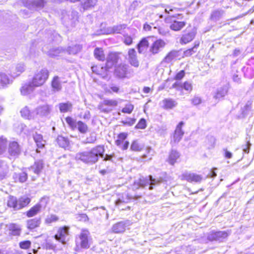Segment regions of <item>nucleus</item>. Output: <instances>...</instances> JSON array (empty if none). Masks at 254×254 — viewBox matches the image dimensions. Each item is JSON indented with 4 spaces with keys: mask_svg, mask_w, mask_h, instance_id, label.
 <instances>
[{
    "mask_svg": "<svg viewBox=\"0 0 254 254\" xmlns=\"http://www.w3.org/2000/svg\"><path fill=\"white\" fill-rule=\"evenodd\" d=\"M181 154L179 152L176 150L172 149L169 153L167 162L171 165H174L177 162L180 158Z\"/></svg>",
    "mask_w": 254,
    "mask_h": 254,
    "instance_id": "obj_19",
    "label": "nucleus"
},
{
    "mask_svg": "<svg viewBox=\"0 0 254 254\" xmlns=\"http://www.w3.org/2000/svg\"><path fill=\"white\" fill-rule=\"evenodd\" d=\"M52 86L55 91H59L61 89V84L58 76L54 78L52 82Z\"/></svg>",
    "mask_w": 254,
    "mask_h": 254,
    "instance_id": "obj_43",
    "label": "nucleus"
},
{
    "mask_svg": "<svg viewBox=\"0 0 254 254\" xmlns=\"http://www.w3.org/2000/svg\"><path fill=\"white\" fill-rule=\"evenodd\" d=\"M98 108L100 110L101 112L108 113L111 112L110 107L107 106L106 105H103V102H101L98 106Z\"/></svg>",
    "mask_w": 254,
    "mask_h": 254,
    "instance_id": "obj_49",
    "label": "nucleus"
},
{
    "mask_svg": "<svg viewBox=\"0 0 254 254\" xmlns=\"http://www.w3.org/2000/svg\"><path fill=\"white\" fill-rule=\"evenodd\" d=\"M105 149L103 146L98 145L90 151L78 152L75 154V159L77 161H81L82 162L93 164L98 161L99 157H103Z\"/></svg>",
    "mask_w": 254,
    "mask_h": 254,
    "instance_id": "obj_1",
    "label": "nucleus"
},
{
    "mask_svg": "<svg viewBox=\"0 0 254 254\" xmlns=\"http://www.w3.org/2000/svg\"><path fill=\"white\" fill-rule=\"evenodd\" d=\"M41 223L40 218H35L27 221V227L29 230H33L39 227Z\"/></svg>",
    "mask_w": 254,
    "mask_h": 254,
    "instance_id": "obj_23",
    "label": "nucleus"
},
{
    "mask_svg": "<svg viewBox=\"0 0 254 254\" xmlns=\"http://www.w3.org/2000/svg\"><path fill=\"white\" fill-rule=\"evenodd\" d=\"M52 110V106L45 104L38 106L34 110L35 116L40 117H47L50 114Z\"/></svg>",
    "mask_w": 254,
    "mask_h": 254,
    "instance_id": "obj_9",
    "label": "nucleus"
},
{
    "mask_svg": "<svg viewBox=\"0 0 254 254\" xmlns=\"http://www.w3.org/2000/svg\"><path fill=\"white\" fill-rule=\"evenodd\" d=\"M135 120L133 119H127L125 121H123L122 123L125 125L131 126L135 123Z\"/></svg>",
    "mask_w": 254,
    "mask_h": 254,
    "instance_id": "obj_57",
    "label": "nucleus"
},
{
    "mask_svg": "<svg viewBox=\"0 0 254 254\" xmlns=\"http://www.w3.org/2000/svg\"><path fill=\"white\" fill-rule=\"evenodd\" d=\"M230 234V231L212 232L208 235L207 238L211 241H215L220 242L226 239Z\"/></svg>",
    "mask_w": 254,
    "mask_h": 254,
    "instance_id": "obj_6",
    "label": "nucleus"
},
{
    "mask_svg": "<svg viewBox=\"0 0 254 254\" xmlns=\"http://www.w3.org/2000/svg\"><path fill=\"white\" fill-rule=\"evenodd\" d=\"M102 102H103V105L110 107L111 111H112L114 107L118 105V103L117 100L113 99H105Z\"/></svg>",
    "mask_w": 254,
    "mask_h": 254,
    "instance_id": "obj_41",
    "label": "nucleus"
},
{
    "mask_svg": "<svg viewBox=\"0 0 254 254\" xmlns=\"http://www.w3.org/2000/svg\"><path fill=\"white\" fill-rule=\"evenodd\" d=\"M13 178L15 182L18 181L19 182L24 183L27 179V174L25 172L19 173H15L13 175Z\"/></svg>",
    "mask_w": 254,
    "mask_h": 254,
    "instance_id": "obj_31",
    "label": "nucleus"
},
{
    "mask_svg": "<svg viewBox=\"0 0 254 254\" xmlns=\"http://www.w3.org/2000/svg\"><path fill=\"white\" fill-rule=\"evenodd\" d=\"M7 141L6 138L3 136L0 137V155L3 154L5 151Z\"/></svg>",
    "mask_w": 254,
    "mask_h": 254,
    "instance_id": "obj_40",
    "label": "nucleus"
},
{
    "mask_svg": "<svg viewBox=\"0 0 254 254\" xmlns=\"http://www.w3.org/2000/svg\"><path fill=\"white\" fill-rule=\"evenodd\" d=\"M128 61L129 63L134 67L139 66V62L136 58L135 51L134 49H130L128 52Z\"/></svg>",
    "mask_w": 254,
    "mask_h": 254,
    "instance_id": "obj_20",
    "label": "nucleus"
},
{
    "mask_svg": "<svg viewBox=\"0 0 254 254\" xmlns=\"http://www.w3.org/2000/svg\"><path fill=\"white\" fill-rule=\"evenodd\" d=\"M33 138L38 148H42L45 144V140L43 139V136L41 134L36 132L33 135Z\"/></svg>",
    "mask_w": 254,
    "mask_h": 254,
    "instance_id": "obj_30",
    "label": "nucleus"
},
{
    "mask_svg": "<svg viewBox=\"0 0 254 254\" xmlns=\"http://www.w3.org/2000/svg\"><path fill=\"white\" fill-rule=\"evenodd\" d=\"M94 55L96 59L103 61L105 59V55L102 48H96L94 51Z\"/></svg>",
    "mask_w": 254,
    "mask_h": 254,
    "instance_id": "obj_34",
    "label": "nucleus"
},
{
    "mask_svg": "<svg viewBox=\"0 0 254 254\" xmlns=\"http://www.w3.org/2000/svg\"><path fill=\"white\" fill-rule=\"evenodd\" d=\"M119 59V55L115 53H110L107 58L106 65V67H101V70L102 71H99L98 69L97 66H92V70L93 72L97 73V74H100L103 76L106 75V71L107 69H109L114 66L118 62Z\"/></svg>",
    "mask_w": 254,
    "mask_h": 254,
    "instance_id": "obj_3",
    "label": "nucleus"
},
{
    "mask_svg": "<svg viewBox=\"0 0 254 254\" xmlns=\"http://www.w3.org/2000/svg\"><path fill=\"white\" fill-rule=\"evenodd\" d=\"M21 115L23 118L28 119L31 120L34 119L35 118V114L34 111L30 112L27 107H25L23 108L21 111Z\"/></svg>",
    "mask_w": 254,
    "mask_h": 254,
    "instance_id": "obj_28",
    "label": "nucleus"
},
{
    "mask_svg": "<svg viewBox=\"0 0 254 254\" xmlns=\"http://www.w3.org/2000/svg\"><path fill=\"white\" fill-rule=\"evenodd\" d=\"M183 88L190 92L192 89V84L188 81H186L183 84Z\"/></svg>",
    "mask_w": 254,
    "mask_h": 254,
    "instance_id": "obj_54",
    "label": "nucleus"
},
{
    "mask_svg": "<svg viewBox=\"0 0 254 254\" xmlns=\"http://www.w3.org/2000/svg\"><path fill=\"white\" fill-rule=\"evenodd\" d=\"M201 102V100L200 98L198 97H194L193 98L191 99V103L194 105H197L200 104Z\"/></svg>",
    "mask_w": 254,
    "mask_h": 254,
    "instance_id": "obj_61",
    "label": "nucleus"
},
{
    "mask_svg": "<svg viewBox=\"0 0 254 254\" xmlns=\"http://www.w3.org/2000/svg\"><path fill=\"white\" fill-rule=\"evenodd\" d=\"M25 69L24 64L19 63L17 64L15 67L11 71V75L13 78L20 75Z\"/></svg>",
    "mask_w": 254,
    "mask_h": 254,
    "instance_id": "obj_21",
    "label": "nucleus"
},
{
    "mask_svg": "<svg viewBox=\"0 0 254 254\" xmlns=\"http://www.w3.org/2000/svg\"><path fill=\"white\" fill-rule=\"evenodd\" d=\"M207 139L209 141L208 147H213L215 143V138L213 136H208Z\"/></svg>",
    "mask_w": 254,
    "mask_h": 254,
    "instance_id": "obj_56",
    "label": "nucleus"
},
{
    "mask_svg": "<svg viewBox=\"0 0 254 254\" xmlns=\"http://www.w3.org/2000/svg\"><path fill=\"white\" fill-rule=\"evenodd\" d=\"M165 43L162 40L155 41L150 47V51L153 54L158 53L165 46Z\"/></svg>",
    "mask_w": 254,
    "mask_h": 254,
    "instance_id": "obj_14",
    "label": "nucleus"
},
{
    "mask_svg": "<svg viewBox=\"0 0 254 254\" xmlns=\"http://www.w3.org/2000/svg\"><path fill=\"white\" fill-rule=\"evenodd\" d=\"M179 56V51H171L165 58L164 61L166 63H170L175 58Z\"/></svg>",
    "mask_w": 254,
    "mask_h": 254,
    "instance_id": "obj_39",
    "label": "nucleus"
},
{
    "mask_svg": "<svg viewBox=\"0 0 254 254\" xmlns=\"http://www.w3.org/2000/svg\"><path fill=\"white\" fill-rule=\"evenodd\" d=\"M7 168L6 163L4 161L0 160V169L7 170Z\"/></svg>",
    "mask_w": 254,
    "mask_h": 254,
    "instance_id": "obj_64",
    "label": "nucleus"
},
{
    "mask_svg": "<svg viewBox=\"0 0 254 254\" xmlns=\"http://www.w3.org/2000/svg\"><path fill=\"white\" fill-rule=\"evenodd\" d=\"M127 70V65L125 64H119L116 67L115 70V74L120 77L123 78L125 77Z\"/></svg>",
    "mask_w": 254,
    "mask_h": 254,
    "instance_id": "obj_25",
    "label": "nucleus"
},
{
    "mask_svg": "<svg viewBox=\"0 0 254 254\" xmlns=\"http://www.w3.org/2000/svg\"><path fill=\"white\" fill-rule=\"evenodd\" d=\"M185 25V22L183 21H178L174 20L173 23L171 24L170 28L174 31H178L181 30Z\"/></svg>",
    "mask_w": 254,
    "mask_h": 254,
    "instance_id": "obj_35",
    "label": "nucleus"
},
{
    "mask_svg": "<svg viewBox=\"0 0 254 254\" xmlns=\"http://www.w3.org/2000/svg\"><path fill=\"white\" fill-rule=\"evenodd\" d=\"M229 88V84L226 83L223 86L218 88L214 95V98L216 99L223 98L227 94Z\"/></svg>",
    "mask_w": 254,
    "mask_h": 254,
    "instance_id": "obj_17",
    "label": "nucleus"
},
{
    "mask_svg": "<svg viewBox=\"0 0 254 254\" xmlns=\"http://www.w3.org/2000/svg\"><path fill=\"white\" fill-rule=\"evenodd\" d=\"M24 6L31 9H40L44 7L46 1L44 0H21Z\"/></svg>",
    "mask_w": 254,
    "mask_h": 254,
    "instance_id": "obj_7",
    "label": "nucleus"
},
{
    "mask_svg": "<svg viewBox=\"0 0 254 254\" xmlns=\"http://www.w3.org/2000/svg\"><path fill=\"white\" fill-rule=\"evenodd\" d=\"M46 248L49 250H54L56 246L50 242H48L45 245Z\"/></svg>",
    "mask_w": 254,
    "mask_h": 254,
    "instance_id": "obj_63",
    "label": "nucleus"
},
{
    "mask_svg": "<svg viewBox=\"0 0 254 254\" xmlns=\"http://www.w3.org/2000/svg\"><path fill=\"white\" fill-rule=\"evenodd\" d=\"M181 180H186L189 182L199 183L202 180V177L200 175L193 173L185 172L180 177Z\"/></svg>",
    "mask_w": 254,
    "mask_h": 254,
    "instance_id": "obj_10",
    "label": "nucleus"
},
{
    "mask_svg": "<svg viewBox=\"0 0 254 254\" xmlns=\"http://www.w3.org/2000/svg\"><path fill=\"white\" fill-rule=\"evenodd\" d=\"M146 127V125L145 120L144 119H141L136 125L135 127L136 128L144 129Z\"/></svg>",
    "mask_w": 254,
    "mask_h": 254,
    "instance_id": "obj_52",
    "label": "nucleus"
},
{
    "mask_svg": "<svg viewBox=\"0 0 254 254\" xmlns=\"http://www.w3.org/2000/svg\"><path fill=\"white\" fill-rule=\"evenodd\" d=\"M69 229L66 226L59 228L57 233L55 235V238L63 244L65 243L66 238L68 235Z\"/></svg>",
    "mask_w": 254,
    "mask_h": 254,
    "instance_id": "obj_11",
    "label": "nucleus"
},
{
    "mask_svg": "<svg viewBox=\"0 0 254 254\" xmlns=\"http://www.w3.org/2000/svg\"><path fill=\"white\" fill-rule=\"evenodd\" d=\"M149 179V190H151L153 189V186L159 184L161 182V180L154 179L152 176L149 175L148 176Z\"/></svg>",
    "mask_w": 254,
    "mask_h": 254,
    "instance_id": "obj_47",
    "label": "nucleus"
},
{
    "mask_svg": "<svg viewBox=\"0 0 254 254\" xmlns=\"http://www.w3.org/2000/svg\"><path fill=\"white\" fill-rule=\"evenodd\" d=\"M82 49L80 45H75L73 46H69L67 49V52L69 54L75 55L79 52Z\"/></svg>",
    "mask_w": 254,
    "mask_h": 254,
    "instance_id": "obj_38",
    "label": "nucleus"
},
{
    "mask_svg": "<svg viewBox=\"0 0 254 254\" xmlns=\"http://www.w3.org/2000/svg\"><path fill=\"white\" fill-rule=\"evenodd\" d=\"M144 148V146L138 143L137 140H134L130 146V149L134 151H140Z\"/></svg>",
    "mask_w": 254,
    "mask_h": 254,
    "instance_id": "obj_42",
    "label": "nucleus"
},
{
    "mask_svg": "<svg viewBox=\"0 0 254 254\" xmlns=\"http://www.w3.org/2000/svg\"><path fill=\"white\" fill-rule=\"evenodd\" d=\"M66 122L67 124L71 127L72 129L76 128V123L72 118L67 117L65 119Z\"/></svg>",
    "mask_w": 254,
    "mask_h": 254,
    "instance_id": "obj_50",
    "label": "nucleus"
},
{
    "mask_svg": "<svg viewBox=\"0 0 254 254\" xmlns=\"http://www.w3.org/2000/svg\"><path fill=\"white\" fill-rule=\"evenodd\" d=\"M196 52V51L192 48L184 51L183 57H190Z\"/></svg>",
    "mask_w": 254,
    "mask_h": 254,
    "instance_id": "obj_55",
    "label": "nucleus"
},
{
    "mask_svg": "<svg viewBox=\"0 0 254 254\" xmlns=\"http://www.w3.org/2000/svg\"><path fill=\"white\" fill-rule=\"evenodd\" d=\"M30 201V199L27 197L22 196L18 198L14 196L9 195L6 204L13 211H18L28 205Z\"/></svg>",
    "mask_w": 254,
    "mask_h": 254,
    "instance_id": "obj_2",
    "label": "nucleus"
},
{
    "mask_svg": "<svg viewBox=\"0 0 254 254\" xmlns=\"http://www.w3.org/2000/svg\"><path fill=\"white\" fill-rule=\"evenodd\" d=\"M133 106L131 104L127 105L122 110L124 113L130 114L133 110Z\"/></svg>",
    "mask_w": 254,
    "mask_h": 254,
    "instance_id": "obj_51",
    "label": "nucleus"
},
{
    "mask_svg": "<svg viewBox=\"0 0 254 254\" xmlns=\"http://www.w3.org/2000/svg\"><path fill=\"white\" fill-rule=\"evenodd\" d=\"M13 79L11 75L9 76L5 73L0 72V88L5 87L11 84Z\"/></svg>",
    "mask_w": 254,
    "mask_h": 254,
    "instance_id": "obj_12",
    "label": "nucleus"
},
{
    "mask_svg": "<svg viewBox=\"0 0 254 254\" xmlns=\"http://www.w3.org/2000/svg\"><path fill=\"white\" fill-rule=\"evenodd\" d=\"M146 154L149 155V160H151L152 159V157L154 155V151L152 149V148L150 147H148L146 148Z\"/></svg>",
    "mask_w": 254,
    "mask_h": 254,
    "instance_id": "obj_62",
    "label": "nucleus"
},
{
    "mask_svg": "<svg viewBox=\"0 0 254 254\" xmlns=\"http://www.w3.org/2000/svg\"><path fill=\"white\" fill-rule=\"evenodd\" d=\"M7 227L9 231V234L12 236H19L21 232V229L19 225L15 223H10L7 225Z\"/></svg>",
    "mask_w": 254,
    "mask_h": 254,
    "instance_id": "obj_18",
    "label": "nucleus"
},
{
    "mask_svg": "<svg viewBox=\"0 0 254 254\" xmlns=\"http://www.w3.org/2000/svg\"><path fill=\"white\" fill-rule=\"evenodd\" d=\"M124 36V43L127 45H130L132 43V38L127 34H123Z\"/></svg>",
    "mask_w": 254,
    "mask_h": 254,
    "instance_id": "obj_53",
    "label": "nucleus"
},
{
    "mask_svg": "<svg viewBox=\"0 0 254 254\" xmlns=\"http://www.w3.org/2000/svg\"><path fill=\"white\" fill-rule=\"evenodd\" d=\"M19 245L21 249L27 250L31 247V242L29 240L24 241L20 242Z\"/></svg>",
    "mask_w": 254,
    "mask_h": 254,
    "instance_id": "obj_48",
    "label": "nucleus"
},
{
    "mask_svg": "<svg viewBox=\"0 0 254 254\" xmlns=\"http://www.w3.org/2000/svg\"><path fill=\"white\" fill-rule=\"evenodd\" d=\"M76 128H77L79 131L81 133H85L88 131V126L82 121H78L76 123Z\"/></svg>",
    "mask_w": 254,
    "mask_h": 254,
    "instance_id": "obj_37",
    "label": "nucleus"
},
{
    "mask_svg": "<svg viewBox=\"0 0 254 254\" xmlns=\"http://www.w3.org/2000/svg\"><path fill=\"white\" fill-rule=\"evenodd\" d=\"M89 234L90 233L87 230L83 229L81 230L76 239L75 250L76 251H79L81 249H87L90 247Z\"/></svg>",
    "mask_w": 254,
    "mask_h": 254,
    "instance_id": "obj_4",
    "label": "nucleus"
},
{
    "mask_svg": "<svg viewBox=\"0 0 254 254\" xmlns=\"http://www.w3.org/2000/svg\"><path fill=\"white\" fill-rule=\"evenodd\" d=\"M41 208L42 205L40 203L36 204L26 212V216L28 217H32L35 216L41 211Z\"/></svg>",
    "mask_w": 254,
    "mask_h": 254,
    "instance_id": "obj_26",
    "label": "nucleus"
},
{
    "mask_svg": "<svg viewBox=\"0 0 254 254\" xmlns=\"http://www.w3.org/2000/svg\"><path fill=\"white\" fill-rule=\"evenodd\" d=\"M36 87L30 81L25 84L21 88V93L22 95H26L32 92Z\"/></svg>",
    "mask_w": 254,
    "mask_h": 254,
    "instance_id": "obj_27",
    "label": "nucleus"
},
{
    "mask_svg": "<svg viewBox=\"0 0 254 254\" xmlns=\"http://www.w3.org/2000/svg\"><path fill=\"white\" fill-rule=\"evenodd\" d=\"M148 47V42L146 39L144 38L137 45L138 51L139 53H143Z\"/></svg>",
    "mask_w": 254,
    "mask_h": 254,
    "instance_id": "obj_32",
    "label": "nucleus"
},
{
    "mask_svg": "<svg viewBox=\"0 0 254 254\" xmlns=\"http://www.w3.org/2000/svg\"><path fill=\"white\" fill-rule=\"evenodd\" d=\"M185 73L184 70H181L175 76V79L176 80H181L185 76Z\"/></svg>",
    "mask_w": 254,
    "mask_h": 254,
    "instance_id": "obj_60",
    "label": "nucleus"
},
{
    "mask_svg": "<svg viewBox=\"0 0 254 254\" xmlns=\"http://www.w3.org/2000/svg\"><path fill=\"white\" fill-rule=\"evenodd\" d=\"M251 146V144L249 140L247 141V143L242 146L243 150L246 153L249 152L250 148Z\"/></svg>",
    "mask_w": 254,
    "mask_h": 254,
    "instance_id": "obj_58",
    "label": "nucleus"
},
{
    "mask_svg": "<svg viewBox=\"0 0 254 254\" xmlns=\"http://www.w3.org/2000/svg\"><path fill=\"white\" fill-rule=\"evenodd\" d=\"M172 88H175L178 91H180L183 89V84L180 82L176 81L172 85Z\"/></svg>",
    "mask_w": 254,
    "mask_h": 254,
    "instance_id": "obj_59",
    "label": "nucleus"
},
{
    "mask_svg": "<svg viewBox=\"0 0 254 254\" xmlns=\"http://www.w3.org/2000/svg\"><path fill=\"white\" fill-rule=\"evenodd\" d=\"M58 106L61 113L71 112L72 109V104L70 102L61 103L58 105Z\"/></svg>",
    "mask_w": 254,
    "mask_h": 254,
    "instance_id": "obj_29",
    "label": "nucleus"
},
{
    "mask_svg": "<svg viewBox=\"0 0 254 254\" xmlns=\"http://www.w3.org/2000/svg\"><path fill=\"white\" fill-rule=\"evenodd\" d=\"M57 141L59 145L62 148H66L68 146V140L62 136H58Z\"/></svg>",
    "mask_w": 254,
    "mask_h": 254,
    "instance_id": "obj_36",
    "label": "nucleus"
},
{
    "mask_svg": "<svg viewBox=\"0 0 254 254\" xmlns=\"http://www.w3.org/2000/svg\"><path fill=\"white\" fill-rule=\"evenodd\" d=\"M21 149L19 144L16 141L10 142L8 147V157L16 158L20 154Z\"/></svg>",
    "mask_w": 254,
    "mask_h": 254,
    "instance_id": "obj_8",
    "label": "nucleus"
},
{
    "mask_svg": "<svg viewBox=\"0 0 254 254\" xmlns=\"http://www.w3.org/2000/svg\"><path fill=\"white\" fill-rule=\"evenodd\" d=\"M196 33V29L194 28H192L190 32L182 36L180 40V43L186 44L191 42L194 38Z\"/></svg>",
    "mask_w": 254,
    "mask_h": 254,
    "instance_id": "obj_13",
    "label": "nucleus"
},
{
    "mask_svg": "<svg viewBox=\"0 0 254 254\" xmlns=\"http://www.w3.org/2000/svg\"><path fill=\"white\" fill-rule=\"evenodd\" d=\"M127 224L124 221H121L115 224L112 228V231L115 233H121L125 231Z\"/></svg>",
    "mask_w": 254,
    "mask_h": 254,
    "instance_id": "obj_22",
    "label": "nucleus"
},
{
    "mask_svg": "<svg viewBox=\"0 0 254 254\" xmlns=\"http://www.w3.org/2000/svg\"><path fill=\"white\" fill-rule=\"evenodd\" d=\"M127 28L126 24H120L116 26H114L111 28V33H120L124 34V30Z\"/></svg>",
    "mask_w": 254,
    "mask_h": 254,
    "instance_id": "obj_33",
    "label": "nucleus"
},
{
    "mask_svg": "<svg viewBox=\"0 0 254 254\" xmlns=\"http://www.w3.org/2000/svg\"><path fill=\"white\" fill-rule=\"evenodd\" d=\"M59 218L58 216L55 214H49L47 216L45 219V223L47 224H50L52 223L56 222L58 221Z\"/></svg>",
    "mask_w": 254,
    "mask_h": 254,
    "instance_id": "obj_44",
    "label": "nucleus"
},
{
    "mask_svg": "<svg viewBox=\"0 0 254 254\" xmlns=\"http://www.w3.org/2000/svg\"><path fill=\"white\" fill-rule=\"evenodd\" d=\"M44 167V164L42 160L35 161L33 165L28 168L30 172H31L39 176L42 172Z\"/></svg>",
    "mask_w": 254,
    "mask_h": 254,
    "instance_id": "obj_15",
    "label": "nucleus"
},
{
    "mask_svg": "<svg viewBox=\"0 0 254 254\" xmlns=\"http://www.w3.org/2000/svg\"><path fill=\"white\" fill-rule=\"evenodd\" d=\"M149 179L147 178H141L139 179V182L137 183V188L139 187L144 188L149 185Z\"/></svg>",
    "mask_w": 254,
    "mask_h": 254,
    "instance_id": "obj_45",
    "label": "nucleus"
},
{
    "mask_svg": "<svg viewBox=\"0 0 254 254\" xmlns=\"http://www.w3.org/2000/svg\"><path fill=\"white\" fill-rule=\"evenodd\" d=\"M184 123L183 122H181L177 125L176 128L175 130L173 139L175 142L178 143L182 139L184 132L182 130V127L184 125Z\"/></svg>",
    "mask_w": 254,
    "mask_h": 254,
    "instance_id": "obj_16",
    "label": "nucleus"
},
{
    "mask_svg": "<svg viewBox=\"0 0 254 254\" xmlns=\"http://www.w3.org/2000/svg\"><path fill=\"white\" fill-rule=\"evenodd\" d=\"M97 1L98 0H84L82 3L84 8L87 9L93 7L96 4Z\"/></svg>",
    "mask_w": 254,
    "mask_h": 254,
    "instance_id": "obj_46",
    "label": "nucleus"
},
{
    "mask_svg": "<svg viewBox=\"0 0 254 254\" xmlns=\"http://www.w3.org/2000/svg\"><path fill=\"white\" fill-rule=\"evenodd\" d=\"M162 107L165 109H171L175 107L177 102L171 98H166L162 101Z\"/></svg>",
    "mask_w": 254,
    "mask_h": 254,
    "instance_id": "obj_24",
    "label": "nucleus"
},
{
    "mask_svg": "<svg viewBox=\"0 0 254 254\" xmlns=\"http://www.w3.org/2000/svg\"><path fill=\"white\" fill-rule=\"evenodd\" d=\"M49 77V72L46 69L37 71L34 75L30 81L36 87L42 86Z\"/></svg>",
    "mask_w": 254,
    "mask_h": 254,
    "instance_id": "obj_5",
    "label": "nucleus"
}]
</instances>
